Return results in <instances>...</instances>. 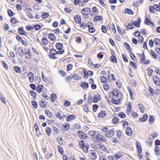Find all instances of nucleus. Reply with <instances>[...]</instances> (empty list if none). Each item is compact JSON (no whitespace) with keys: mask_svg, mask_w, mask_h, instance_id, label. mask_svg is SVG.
I'll return each mask as SVG.
<instances>
[{"mask_svg":"<svg viewBox=\"0 0 160 160\" xmlns=\"http://www.w3.org/2000/svg\"><path fill=\"white\" fill-rule=\"evenodd\" d=\"M114 132L113 130H107L105 132V135L107 138H111L114 135Z\"/></svg>","mask_w":160,"mask_h":160,"instance_id":"nucleus-1","label":"nucleus"},{"mask_svg":"<svg viewBox=\"0 0 160 160\" xmlns=\"http://www.w3.org/2000/svg\"><path fill=\"white\" fill-rule=\"evenodd\" d=\"M69 128V124L68 123H67L62 125L61 129L62 131L65 132L68 130Z\"/></svg>","mask_w":160,"mask_h":160,"instance_id":"nucleus-2","label":"nucleus"},{"mask_svg":"<svg viewBox=\"0 0 160 160\" xmlns=\"http://www.w3.org/2000/svg\"><path fill=\"white\" fill-rule=\"evenodd\" d=\"M78 134L80 138L83 139L88 138V136L82 131H78Z\"/></svg>","mask_w":160,"mask_h":160,"instance_id":"nucleus-3","label":"nucleus"},{"mask_svg":"<svg viewBox=\"0 0 160 160\" xmlns=\"http://www.w3.org/2000/svg\"><path fill=\"white\" fill-rule=\"evenodd\" d=\"M16 38L17 40L18 41L21 42L23 45L26 46H28V43L26 41L23 40L22 38L19 35L16 36Z\"/></svg>","mask_w":160,"mask_h":160,"instance_id":"nucleus-4","label":"nucleus"},{"mask_svg":"<svg viewBox=\"0 0 160 160\" xmlns=\"http://www.w3.org/2000/svg\"><path fill=\"white\" fill-rule=\"evenodd\" d=\"M153 80L154 84L157 86H160V80L157 76H154L152 78Z\"/></svg>","mask_w":160,"mask_h":160,"instance_id":"nucleus-5","label":"nucleus"},{"mask_svg":"<svg viewBox=\"0 0 160 160\" xmlns=\"http://www.w3.org/2000/svg\"><path fill=\"white\" fill-rule=\"evenodd\" d=\"M80 86L83 89H86L89 87L88 83L86 82H82L80 83Z\"/></svg>","mask_w":160,"mask_h":160,"instance_id":"nucleus-6","label":"nucleus"},{"mask_svg":"<svg viewBox=\"0 0 160 160\" xmlns=\"http://www.w3.org/2000/svg\"><path fill=\"white\" fill-rule=\"evenodd\" d=\"M18 33L20 35L24 36H26L27 35V33L24 30L23 27H20L18 28Z\"/></svg>","mask_w":160,"mask_h":160,"instance_id":"nucleus-7","label":"nucleus"},{"mask_svg":"<svg viewBox=\"0 0 160 160\" xmlns=\"http://www.w3.org/2000/svg\"><path fill=\"white\" fill-rule=\"evenodd\" d=\"M106 111L105 110L102 111L99 113L98 117L99 118H103L106 116Z\"/></svg>","mask_w":160,"mask_h":160,"instance_id":"nucleus-8","label":"nucleus"},{"mask_svg":"<svg viewBox=\"0 0 160 160\" xmlns=\"http://www.w3.org/2000/svg\"><path fill=\"white\" fill-rule=\"evenodd\" d=\"M39 105L41 108H45L47 106V102L44 99H42L39 102Z\"/></svg>","mask_w":160,"mask_h":160,"instance_id":"nucleus-9","label":"nucleus"},{"mask_svg":"<svg viewBox=\"0 0 160 160\" xmlns=\"http://www.w3.org/2000/svg\"><path fill=\"white\" fill-rule=\"evenodd\" d=\"M76 118L75 115L71 114L67 116L66 117V120L67 122H69L72 120H74Z\"/></svg>","mask_w":160,"mask_h":160,"instance_id":"nucleus-10","label":"nucleus"},{"mask_svg":"<svg viewBox=\"0 0 160 160\" xmlns=\"http://www.w3.org/2000/svg\"><path fill=\"white\" fill-rule=\"evenodd\" d=\"M141 19L140 17L138 18L137 21H135L134 22L133 25L137 28H139L140 26V23L141 22Z\"/></svg>","mask_w":160,"mask_h":160,"instance_id":"nucleus-11","label":"nucleus"},{"mask_svg":"<svg viewBox=\"0 0 160 160\" xmlns=\"http://www.w3.org/2000/svg\"><path fill=\"white\" fill-rule=\"evenodd\" d=\"M126 134L129 136H131L132 134V130L130 127H127L125 131Z\"/></svg>","mask_w":160,"mask_h":160,"instance_id":"nucleus-12","label":"nucleus"},{"mask_svg":"<svg viewBox=\"0 0 160 160\" xmlns=\"http://www.w3.org/2000/svg\"><path fill=\"white\" fill-rule=\"evenodd\" d=\"M136 146L137 148V153H141L142 152V148L138 141L136 142Z\"/></svg>","mask_w":160,"mask_h":160,"instance_id":"nucleus-13","label":"nucleus"},{"mask_svg":"<svg viewBox=\"0 0 160 160\" xmlns=\"http://www.w3.org/2000/svg\"><path fill=\"white\" fill-rule=\"evenodd\" d=\"M49 39L52 41H55L56 38L55 35L53 33H50L48 35Z\"/></svg>","mask_w":160,"mask_h":160,"instance_id":"nucleus-14","label":"nucleus"},{"mask_svg":"<svg viewBox=\"0 0 160 160\" xmlns=\"http://www.w3.org/2000/svg\"><path fill=\"white\" fill-rule=\"evenodd\" d=\"M100 99V96L99 95H94L93 96V99L92 101L93 103H96Z\"/></svg>","mask_w":160,"mask_h":160,"instance_id":"nucleus-15","label":"nucleus"},{"mask_svg":"<svg viewBox=\"0 0 160 160\" xmlns=\"http://www.w3.org/2000/svg\"><path fill=\"white\" fill-rule=\"evenodd\" d=\"M29 81L30 82H32L34 80V76L32 72H29L28 74Z\"/></svg>","mask_w":160,"mask_h":160,"instance_id":"nucleus-16","label":"nucleus"},{"mask_svg":"<svg viewBox=\"0 0 160 160\" xmlns=\"http://www.w3.org/2000/svg\"><path fill=\"white\" fill-rule=\"evenodd\" d=\"M82 72L83 73V77L85 79H87L88 77V76L89 75V74L88 72H88L87 70V69L84 68L82 69Z\"/></svg>","mask_w":160,"mask_h":160,"instance_id":"nucleus-17","label":"nucleus"},{"mask_svg":"<svg viewBox=\"0 0 160 160\" xmlns=\"http://www.w3.org/2000/svg\"><path fill=\"white\" fill-rule=\"evenodd\" d=\"M148 115L147 114L145 113L142 116V118H140L139 119V120L140 122H145L146 121L148 118Z\"/></svg>","mask_w":160,"mask_h":160,"instance_id":"nucleus-18","label":"nucleus"},{"mask_svg":"<svg viewBox=\"0 0 160 160\" xmlns=\"http://www.w3.org/2000/svg\"><path fill=\"white\" fill-rule=\"evenodd\" d=\"M71 76H72V78L74 80H78L81 78L80 76L77 74H71Z\"/></svg>","mask_w":160,"mask_h":160,"instance_id":"nucleus-19","label":"nucleus"},{"mask_svg":"<svg viewBox=\"0 0 160 160\" xmlns=\"http://www.w3.org/2000/svg\"><path fill=\"white\" fill-rule=\"evenodd\" d=\"M55 46L56 49L58 50H61L63 48V44L60 42H57Z\"/></svg>","mask_w":160,"mask_h":160,"instance_id":"nucleus-20","label":"nucleus"},{"mask_svg":"<svg viewBox=\"0 0 160 160\" xmlns=\"http://www.w3.org/2000/svg\"><path fill=\"white\" fill-rule=\"evenodd\" d=\"M44 89V86L42 85H38L36 88V91L38 93H41Z\"/></svg>","mask_w":160,"mask_h":160,"instance_id":"nucleus-21","label":"nucleus"},{"mask_svg":"<svg viewBox=\"0 0 160 160\" xmlns=\"http://www.w3.org/2000/svg\"><path fill=\"white\" fill-rule=\"evenodd\" d=\"M74 20L76 23H79L81 22V17L78 15H76L74 17Z\"/></svg>","mask_w":160,"mask_h":160,"instance_id":"nucleus-22","label":"nucleus"},{"mask_svg":"<svg viewBox=\"0 0 160 160\" xmlns=\"http://www.w3.org/2000/svg\"><path fill=\"white\" fill-rule=\"evenodd\" d=\"M50 98L51 102H54L55 100L57 98V95L55 93H52L51 94Z\"/></svg>","mask_w":160,"mask_h":160,"instance_id":"nucleus-23","label":"nucleus"},{"mask_svg":"<svg viewBox=\"0 0 160 160\" xmlns=\"http://www.w3.org/2000/svg\"><path fill=\"white\" fill-rule=\"evenodd\" d=\"M29 93L31 96L33 97V98H32V99L35 100L36 99L37 93L35 92L32 90H30Z\"/></svg>","mask_w":160,"mask_h":160,"instance_id":"nucleus-24","label":"nucleus"},{"mask_svg":"<svg viewBox=\"0 0 160 160\" xmlns=\"http://www.w3.org/2000/svg\"><path fill=\"white\" fill-rule=\"evenodd\" d=\"M104 137V136H103L101 135L99 133H98L96 135L95 138L97 141L102 142Z\"/></svg>","mask_w":160,"mask_h":160,"instance_id":"nucleus-25","label":"nucleus"},{"mask_svg":"<svg viewBox=\"0 0 160 160\" xmlns=\"http://www.w3.org/2000/svg\"><path fill=\"white\" fill-rule=\"evenodd\" d=\"M154 120L155 118L153 116L150 115L149 116L148 122L150 124H152L154 122Z\"/></svg>","mask_w":160,"mask_h":160,"instance_id":"nucleus-26","label":"nucleus"},{"mask_svg":"<svg viewBox=\"0 0 160 160\" xmlns=\"http://www.w3.org/2000/svg\"><path fill=\"white\" fill-rule=\"evenodd\" d=\"M114 116V118L112 119V122L114 124L118 123L119 122V119L118 118L115 117V116L117 115L116 114L114 113L113 114Z\"/></svg>","mask_w":160,"mask_h":160,"instance_id":"nucleus-27","label":"nucleus"},{"mask_svg":"<svg viewBox=\"0 0 160 160\" xmlns=\"http://www.w3.org/2000/svg\"><path fill=\"white\" fill-rule=\"evenodd\" d=\"M45 112L46 115L47 116L48 118H52V113L49 110L46 109L45 110Z\"/></svg>","mask_w":160,"mask_h":160,"instance_id":"nucleus-28","label":"nucleus"},{"mask_svg":"<svg viewBox=\"0 0 160 160\" xmlns=\"http://www.w3.org/2000/svg\"><path fill=\"white\" fill-rule=\"evenodd\" d=\"M110 60L112 62L114 63H117V59L115 55H112L110 58Z\"/></svg>","mask_w":160,"mask_h":160,"instance_id":"nucleus-29","label":"nucleus"},{"mask_svg":"<svg viewBox=\"0 0 160 160\" xmlns=\"http://www.w3.org/2000/svg\"><path fill=\"white\" fill-rule=\"evenodd\" d=\"M103 20V18L102 16H96L93 19L94 22H96L99 21H102Z\"/></svg>","mask_w":160,"mask_h":160,"instance_id":"nucleus-30","label":"nucleus"},{"mask_svg":"<svg viewBox=\"0 0 160 160\" xmlns=\"http://www.w3.org/2000/svg\"><path fill=\"white\" fill-rule=\"evenodd\" d=\"M91 157L92 159L95 160L96 159L97 156L96 154V152L95 150H91Z\"/></svg>","mask_w":160,"mask_h":160,"instance_id":"nucleus-31","label":"nucleus"},{"mask_svg":"<svg viewBox=\"0 0 160 160\" xmlns=\"http://www.w3.org/2000/svg\"><path fill=\"white\" fill-rule=\"evenodd\" d=\"M18 50L20 51L19 53V55L21 57H23L24 56V51L22 47H19L18 48Z\"/></svg>","mask_w":160,"mask_h":160,"instance_id":"nucleus-32","label":"nucleus"},{"mask_svg":"<svg viewBox=\"0 0 160 160\" xmlns=\"http://www.w3.org/2000/svg\"><path fill=\"white\" fill-rule=\"evenodd\" d=\"M41 42L43 45H46L48 44V41L46 38L43 37L42 38Z\"/></svg>","mask_w":160,"mask_h":160,"instance_id":"nucleus-33","label":"nucleus"},{"mask_svg":"<svg viewBox=\"0 0 160 160\" xmlns=\"http://www.w3.org/2000/svg\"><path fill=\"white\" fill-rule=\"evenodd\" d=\"M79 145L80 148L82 149L84 148L85 144L84 141L83 140H80L79 142Z\"/></svg>","mask_w":160,"mask_h":160,"instance_id":"nucleus-34","label":"nucleus"},{"mask_svg":"<svg viewBox=\"0 0 160 160\" xmlns=\"http://www.w3.org/2000/svg\"><path fill=\"white\" fill-rule=\"evenodd\" d=\"M138 106H139V108L141 112L142 113H144V112L145 108L143 105L140 103L138 104Z\"/></svg>","mask_w":160,"mask_h":160,"instance_id":"nucleus-35","label":"nucleus"},{"mask_svg":"<svg viewBox=\"0 0 160 160\" xmlns=\"http://www.w3.org/2000/svg\"><path fill=\"white\" fill-rule=\"evenodd\" d=\"M124 45L126 48V49L127 50H129V52H132V49L131 48L130 46L129 45L128 43L126 42H125L124 43Z\"/></svg>","mask_w":160,"mask_h":160,"instance_id":"nucleus-36","label":"nucleus"},{"mask_svg":"<svg viewBox=\"0 0 160 160\" xmlns=\"http://www.w3.org/2000/svg\"><path fill=\"white\" fill-rule=\"evenodd\" d=\"M118 116L121 118H125L126 116L125 114L122 112H121L118 114Z\"/></svg>","mask_w":160,"mask_h":160,"instance_id":"nucleus-37","label":"nucleus"},{"mask_svg":"<svg viewBox=\"0 0 160 160\" xmlns=\"http://www.w3.org/2000/svg\"><path fill=\"white\" fill-rule=\"evenodd\" d=\"M160 151V147L159 146H156L155 148V153L157 156H159V152Z\"/></svg>","mask_w":160,"mask_h":160,"instance_id":"nucleus-38","label":"nucleus"},{"mask_svg":"<svg viewBox=\"0 0 160 160\" xmlns=\"http://www.w3.org/2000/svg\"><path fill=\"white\" fill-rule=\"evenodd\" d=\"M31 50L30 49H28L27 50V52L26 51L25 53V57L29 59L30 58L31 55L30 54Z\"/></svg>","mask_w":160,"mask_h":160,"instance_id":"nucleus-39","label":"nucleus"},{"mask_svg":"<svg viewBox=\"0 0 160 160\" xmlns=\"http://www.w3.org/2000/svg\"><path fill=\"white\" fill-rule=\"evenodd\" d=\"M130 65L134 69H136L137 68V64L133 61H130Z\"/></svg>","mask_w":160,"mask_h":160,"instance_id":"nucleus-40","label":"nucleus"},{"mask_svg":"<svg viewBox=\"0 0 160 160\" xmlns=\"http://www.w3.org/2000/svg\"><path fill=\"white\" fill-rule=\"evenodd\" d=\"M52 130L51 128L49 127H47L46 129V132L47 134L50 136Z\"/></svg>","mask_w":160,"mask_h":160,"instance_id":"nucleus-41","label":"nucleus"},{"mask_svg":"<svg viewBox=\"0 0 160 160\" xmlns=\"http://www.w3.org/2000/svg\"><path fill=\"white\" fill-rule=\"evenodd\" d=\"M49 16V14L48 12H44L41 15V18L42 19H45Z\"/></svg>","mask_w":160,"mask_h":160,"instance_id":"nucleus-42","label":"nucleus"},{"mask_svg":"<svg viewBox=\"0 0 160 160\" xmlns=\"http://www.w3.org/2000/svg\"><path fill=\"white\" fill-rule=\"evenodd\" d=\"M153 42L156 45L160 46V40L159 38H155L154 39Z\"/></svg>","mask_w":160,"mask_h":160,"instance_id":"nucleus-43","label":"nucleus"},{"mask_svg":"<svg viewBox=\"0 0 160 160\" xmlns=\"http://www.w3.org/2000/svg\"><path fill=\"white\" fill-rule=\"evenodd\" d=\"M100 80L101 82L105 84H106L107 82V78L104 76L101 77H100Z\"/></svg>","mask_w":160,"mask_h":160,"instance_id":"nucleus-44","label":"nucleus"},{"mask_svg":"<svg viewBox=\"0 0 160 160\" xmlns=\"http://www.w3.org/2000/svg\"><path fill=\"white\" fill-rule=\"evenodd\" d=\"M63 138L62 137H57V141L58 143L60 145H62L63 144Z\"/></svg>","mask_w":160,"mask_h":160,"instance_id":"nucleus-45","label":"nucleus"},{"mask_svg":"<svg viewBox=\"0 0 160 160\" xmlns=\"http://www.w3.org/2000/svg\"><path fill=\"white\" fill-rule=\"evenodd\" d=\"M13 69L17 73L20 72L21 68L18 66H14L13 68Z\"/></svg>","mask_w":160,"mask_h":160,"instance_id":"nucleus-46","label":"nucleus"},{"mask_svg":"<svg viewBox=\"0 0 160 160\" xmlns=\"http://www.w3.org/2000/svg\"><path fill=\"white\" fill-rule=\"evenodd\" d=\"M127 106H128V108L127 109V111L128 112H131V110L132 109V103L130 102H128L127 103Z\"/></svg>","mask_w":160,"mask_h":160,"instance_id":"nucleus-47","label":"nucleus"},{"mask_svg":"<svg viewBox=\"0 0 160 160\" xmlns=\"http://www.w3.org/2000/svg\"><path fill=\"white\" fill-rule=\"evenodd\" d=\"M151 21L150 19L148 18L147 17H145V19L144 21V23L145 24L150 26L149 24Z\"/></svg>","mask_w":160,"mask_h":160,"instance_id":"nucleus-48","label":"nucleus"},{"mask_svg":"<svg viewBox=\"0 0 160 160\" xmlns=\"http://www.w3.org/2000/svg\"><path fill=\"white\" fill-rule=\"evenodd\" d=\"M152 139L150 137L146 141V143L148 145V144H149V145H148L149 147H151L152 146Z\"/></svg>","mask_w":160,"mask_h":160,"instance_id":"nucleus-49","label":"nucleus"},{"mask_svg":"<svg viewBox=\"0 0 160 160\" xmlns=\"http://www.w3.org/2000/svg\"><path fill=\"white\" fill-rule=\"evenodd\" d=\"M81 13L83 15L87 16L91 12V11H81Z\"/></svg>","mask_w":160,"mask_h":160,"instance_id":"nucleus-50","label":"nucleus"},{"mask_svg":"<svg viewBox=\"0 0 160 160\" xmlns=\"http://www.w3.org/2000/svg\"><path fill=\"white\" fill-rule=\"evenodd\" d=\"M150 52L153 58L155 59L158 58L157 55L155 52L152 50H150Z\"/></svg>","mask_w":160,"mask_h":160,"instance_id":"nucleus-51","label":"nucleus"},{"mask_svg":"<svg viewBox=\"0 0 160 160\" xmlns=\"http://www.w3.org/2000/svg\"><path fill=\"white\" fill-rule=\"evenodd\" d=\"M148 71V75L149 76H151L152 75V74L153 72V70L152 69H151L150 67L148 68L147 69Z\"/></svg>","mask_w":160,"mask_h":160,"instance_id":"nucleus-52","label":"nucleus"},{"mask_svg":"<svg viewBox=\"0 0 160 160\" xmlns=\"http://www.w3.org/2000/svg\"><path fill=\"white\" fill-rule=\"evenodd\" d=\"M57 148L58 152L61 155H62L63 153V148L59 145L57 146Z\"/></svg>","mask_w":160,"mask_h":160,"instance_id":"nucleus-53","label":"nucleus"},{"mask_svg":"<svg viewBox=\"0 0 160 160\" xmlns=\"http://www.w3.org/2000/svg\"><path fill=\"white\" fill-rule=\"evenodd\" d=\"M26 12V14L28 16V18L30 19H32L33 18V16L32 15L31 13V12H29L28 11H25Z\"/></svg>","mask_w":160,"mask_h":160,"instance_id":"nucleus-54","label":"nucleus"},{"mask_svg":"<svg viewBox=\"0 0 160 160\" xmlns=\"http://www.w3.org/2000/svg\"><path fill=\"white\" fill-rule=\"evenodd\" d=\"M149 10H158L157 9V4H155L153 6H150L149 7Z\"/></svg>","mask_w":160,"mask_h":160,"instance_id":"nucleus-55","label":"nucleus"},{"mask_svg":"<svg viewBox=\"0 0 160 160\" xmlns=\"http://www.w3.org/2000/svg\"><path fill=\"white\" fill-rule=\"evenodd\" d=\"M34 28V25H28L26 26V28L28 31H30Z\"/></svg>","mask_w":160,"mask_h":160,"instance_id":"nucleus-56","label":"nucleus"},{"mask_svg":"<svg viewBox=\"0 0 160 160\" xmlns=\"http://www.w3.org/2000/svg\"><path fill=\"white\" fill-rule=\"evenodd\" d=\"M31 103L34 108L35 109H37L38 106L37 102L35 101L32 100L31 101Z\"/></svg>","mask_w":160,"mask_h":160,"instance_id":"nucleus-57","label":"nucleus"},{"mask_svg":"<svg viewBox=\"0 0 160 160\" xmlns=\"http://www.w3.org/2000/svg\"><path fill=\"white\" fill-rule=\"evenodd\" d=\"M41 74L42 80L45 82H47L48 81V79L44 76L43 72H42Z\"/></svg>","mask_w":160,"mask_h":160,"instance_id":"nucleus-58","label":"nucleus"},{"mask_svg":"<svg viewBox=\"0 0 160 160\" xmlns=\"http://www.w3.org/2000/svg\"><path fill=\"white\" fill-rule=\"evenodd\" d=\"M50 52L51 53V54L53 55H56L57 54V51L54 49H51L50 50Z\"/></svg>","mask_w":160,"mask_h":160,"instance_id":"nucleus-59","label":"nucleus"},{"mask_svg":"<svg viewBox=\"0 0 160 160\" xmlns=\"http://www.w3.org/2000/svg\"><path fill=\"white\" fill-rule=\"evenodd\" d=\"M2 63L3 66L4 67V68L6 70H8V67L5 62L4 61H2Z\"/></svg>","mask_w":160,"mask_h":160,"instance_id":"nucleus-60","label":"nucleus"},{"mask_svg":"<svg viewBox=\"0 0 160 160\" xmlns=\"http://www.w3.org/2000/svg\"><path fill=\"white\" fill-rule=\"evenodd\" d=\"M34 28H35L36 31H38L41 29V27L40 25L35 24L34 25Z\"/></svg>","mask_w":160,"mask_h":160,"instance_id":"nucleus-61","label":"nucleus"},{"mask_svg":"<svg viewBox=\"0 0 160 160\" xmlns=\"http://www.w3.org/2000/svg\"><path fill=\"white\" fill-rule=\"evenodd\" d=\"M53 130L57 134H58L60 132V131L56 127L53 126L52 127Z\"/></svg>","mask_w":160,"mask_h":160,"instance_id":"nucleus-62","label":"nucleus"},{"mask_svg":"<svg viewBox=\"0 0 160 160\" xmlns=\"http://www.w3.org/2000/svg\"><path fill=\"white\" fill-rule=\"evenodd\" d=\"M98 107V106L97 104H95L93 105L92 106L93 111L94 112H96Z\"/></svg>","mask_w":160,"mask_h":160,"instance_id":"nucleus-63","label":"nucleus"},{"mask_svg":"<svg viewBox=\"0 0 160 160\" xmlns=\"http://www.w3.org/2000/svg\"><path fill=\"white\" fill-rule=\"evenodd\" d=\"M135 37H141L140 34V32L139 31H136L134 33Z\"/></svg>","mask_w":160,"mask_h":160,"instance_id":"nucleus-64","label":"nucleus"}]
</instances>
